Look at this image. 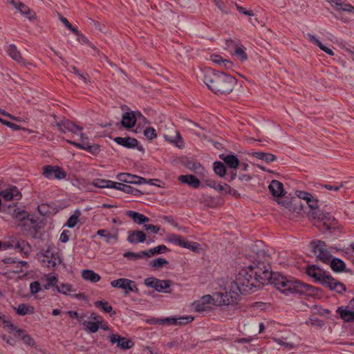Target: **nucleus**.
I'll return each mask as SVG.
<instances>
[{"label":"nucleus","instance_id":"48","mask_svg":"<svg viewBox=\"0 0 354 354\" xmlns=\"http://www.w3.org/2000/svg\"><path fill=\"white\" fill-rule=\"evenodd\" d=\"M58 279L56 276L47 275L46 283L44 285V288L46 290L49 289L50 287H55L57 286Z\"/></svg>","mask_w":354,"mask_h":354},{"label":"nucleus","instance_id":"62","mask_svg":"<svg viewBox=\"0 0 354 354\" xmlns=\"http://www.w3.org/2000/svg\"><path fill=\"white\" fill-rule=\"evenodd\" d=\"M22 340L25 344L29 346H33L35 344L33 338L28 334L22 337Z\"/></svg>","mask_w":354,"mask_h":354},{"label":"nucleus","instance_id":"32","mask_svg":"<svg viewBox=\"0 0 354 354\" xmlns=\"http://www.w3.org/2000/svg\"><path fill=\"white\" fill-rule=\"evenodd\" d=\"M221 158L223 160L225 163L232 169H236L239 165V160L234 155H223L221 156Z\"/></svg>","mask_w":354,"mask_h":354},{"label":"nucleus","instance_id":"39","mask_svg":"<svg viewBox=\"0 0 354 354\" xmlns=\"http://www.w3.org/2000/svg\"><path fill=\"white\" fill-rule=\"evenodd\" d=\"M55 254H58L57 252L55 251V248L48 246L46 249H44L40 252L39 254L40 261L48 259V258L55 256Z\"/></svg>","mask_w":354,"mask_h":354},{"label":"nucleus","instance_id":"64","mask_svg":"<svg viewBox=\"0 0 354 354\" xmlns=\"http://www.w3.org/2000/svg\"><path fill=\"white\" fill-rule=\"evenodd\" d=\"M1 339L10 346H15L16 344L15 339L10 336H8L6 335H3L1 336Z\"/></svg>","mask_w":354,"mask_h":354},{"label":"nucleus","instance_id":"55","mask_svg":"<svg viewBox=\"0 0 354 354\" xmlns=\"http://www.w3.org/2000/svg\"><path fill=\"white\" fill-rule=\"evenodd\" d=\"M123 257L127 258L129 260H137L142 259L141 252L135 253L133 252H126L123 254Z\"/></svg>","mask_w":354,"mask_h":354},{"label":"nucleus","instance_id":"12","mask_svg":"<svg viewBox=\"0 0 354 354\" xmlns=\"http://www.w3.org/2000/svg\"><path fill=\"white\" fill-rule=\"evenodd\" d=\"M55 126L57 127L58 130L63 133H66V132H71L80 136V133H82V127L75 124L67 119L57 122L55 123Z\"/></svg>","mask_w":354,"mask_h":354},{"label":"nucleus","instance_id":"60","mask_svg":"<svg viewBox=\"0 0 354 354\" xmlns=\"http://www.w3.org/2000/svg\"><path fill=\"white\" fill-rule=\"evenodd\" d=\"M30 288L31 293L35 295L40 291V283L38 281H33L30 283Z\"/></svg>","mask_w":354,"mask_h":354},{"label":"nucleus","instance_id":"17","mask_svg":"<svg viewBox=\"0 0 354 354\" xmlns=\"http://www.w3.org/2000/svg\"><path fill=\"white\" fill-rule=\"evenodd\" d=\"M0 196H1L6 201H10L12 200H20L22 197V195L16 186L11 185L1 190L0 192Z\"/></svg>","mask_w":354,"mask_h":354},{"label":"nucleus","instance_id":"15","mask_svg":"<svg viewBox=\"0 0 354 354\" xmlns=\"http://www.w3.org/2000/svg\"><path fill=\"white\" fill-rule=\"evenodd\" d=\"M4 246L5 249L14 248L17 250L19 252L24 254V257H28L31 250L30 244L24 240L12 241V242L5 243Z\"/></svg>","mask_w":354,"mask_h":354},{"label":"nucleus","instance_id":"8","mask_svg":"<svg viewBox=\"0 0 354 354\" xmlns=\"http://www.w3.org/2000/svg\"><path fill=\"white\" fill-rule=\"evenodd\" d=\"M194 317L191 315L181 316L178 317H170L163 319H153L149 322L150 324H168L174 326H181L192 322Z\"/></svg>","mask_w":354,"mask_h":354},{"label":"nucleus","instance_id":"57","mask_svg":"<svg viewBox=\"0 0 354 354\" xmlns=\"http://www.w3.org/2000/svg\"><path fill=\"white\" fill-rule=\"evenodd\" d=\"M157 283H159V281H158V279H157L156 277H148L145 279V284L147 286L153 288L154 289L157 285Z\"/></svg>","mask_w":354,"mask_h":354},{"label":"nucleus","instance_id":"25","mask_svg":"<svg viewBox=\"0 0 354 354\" xmlns=\"http://www.w3.org/2000/svg\"><path fill=\"white\" fill-rule=\"evenodd\" d=\"M136 122V116L134 111L125 112L122 115L121 124L125 128L133 127Z\"/></svg>","mask_w":354,"mask_h":354},{"label":"nucleus","instance_id":"10","mask_svg":"<svg viewBox=\"0 0 354 354\" xmlns=\"http://www.w3.org/2000/svg\"><path fill=\"white\" fill-rule=\"evenodd\" d=\"M80 137L82 142H77L75 141L67 140L68 143L75 146L78 149H81L85 150L93 155H97L100 151V148L98 145H89L88 140V138L83 134V133H80Z\"/></svg>","mask_w":354,"mask_h":354},{"label":"nucleus","instance_id":"18","mask_svg":"<svg viewBox=\"0 0 354 354\" xmlns=\"http://www.w3.org/2000/svg\"><path fill=\"white\" fill-rule=\"evenodd\" d=\"M337 11L354 14V6L346 0H326Z\"/></svg>","mask_w":354,"mask_h":354},{"label":"nucleus","instance_id":"16","mask_svg":"<svg viewBox=\"0 0 354 354\" xmlns=\"http://www.w3.org/2000/svg\"><path fill=\"white\" fill-rule=\"evenodd\" d=\"M116 179L128 184L141 185L146 183L145 178L129 173H120L116 176Z\"/></svg>","mask_w":354,"mask_h":354},{"label":"nucleus","instance_id":"54","mask_svg":"<svg viewBox=\"0 0 354 354\" xmlns=\"http://www.w3.org/2000/svg\"><path fill=\"white\" fill-rule=\"evenodd\" d=\"M143 228L148 233L158 234L160 230V227L151 224H146L143 225Z\"/></svg>","mask_w":354,"mask_h":354},{"label":"nucleus","instance_id":"27","mask_svg":"<svg viewBox=\"0 0 354 354\" xmlns=\"http://www.w3.org/2000/svg\"><path fill=\"white\" fill-rule=\"evenodd\" d=\"M126 215L131 218L136 223L141 225L149 221V218L139 212L129 210L126 212Z\"/></svg>","mask_w":354,"mask_h":354},{"label":"nucleus","instance_id":"6","mask_svg":"<svg viewBox=\"0 0 354 354\" xmlns=\"http://www.w3.org/2000/svg\"><path fill=\"white\" fill-rule=\"evenodd\" d=\"M239 292L235 289L232 282L221 291L214 293L217 306L234 305L239 297Z\"/></svg>","mask_w":354,"mask_h":354},{"label":"nucleus","instance_id":"44","mask_svg":"<svg viewBox=\"0 0 354 354\" xmlns=\"http://www.w3.org/2000/svg\"><path fill=\"white\" fill-rule=\"evenodd\" d=\"M205 183L206 186L213 188L218 192H223L226 185V183L223 185L218 184L214 180L211 178L206 179Z\"/></svg>","mask_w":354,"mask_h":354},{"label":"nucleus","instance_id":"35","mask_svg":"<svg viewBox=\"0 0 354 354\" xmlns=\"http://www.w3.org/2000/svg\"><path fill=\"white\" fill-rule=\"evenodd\" d=\"M15 310L16 313L21 316L30 315L34 313V308L25 304H19L17 308H15Z\"/></svg>","mask_w":354,"mask_h":354},{"label":"nucleus","instance_id":"5","mask_svg":"<svg viewBox=\"0 0 354 354\" xmlns=\"http://www.w3.org/2000/svg\"><path fill=\"white\" fill-rule=\"evenodd\" d=\"M235 289H237L241 294L254 291V288H261L257 279L254 277L248 269H243L237 274L236 281L232 282Z\"/></svg>","mask_w":354,"mask_h":354},{"label":"nucleus","instance_id":"33","mask_svg":"<svg viewBox=\"0 0 354 354\" xmlns=\"http://www.w3.org/2000/svg\"><path fill=\"white\" fill-rule=\"evenodd\" d=\"M252 156L256 157L257 158L263 160L268 163L272 162L277 159L276 156L274 154L266 152H254L252 153Z\"/></svg>","mask_w":354,"mask_h":354},{"label":"nucleus","instance_id":"56","mask_svg":"<svg viewBox=\"0 0 354 354\" xmlns=\"http://www.w3.org/2000/svg\"><path fill=\"white\" fill-rule=\"evenodd\" d=\"M152 249H153V252H151L152 253L153 252L155 255L166 253L169 251V248L165 245H160L155 248H153Z\"/></svg>","mask_w":354,"mask_h":354},{"label":"nucleus","instance_id":"29","mask_svg":"<svg viewBox=\"0 0 354 354\" xmlns=\"http://www.w3.org/2000/svg\"><path fill=\"white\" fill-rule=\"evenodd\" d=\"M62 262V259L60 258L59 253L55 254V256L48 258V259L41 260L42 265L45 267H47L48 268H55Z\"/></svg>","mask_w":354,"mask_h":354},{"label":"nucleus","instance_id":"11","mask_svg":"<svg viewBox=\"0 0 354 354\" xmlns=\"http://www.w3.org/2000/svg\"><path fill=\"white\" fill-rule=\"evenodd\" d=\"M111 286L113 288L123 289L125 295H129L130 292H138V288L135 281L129 279L120 278L113 280L111 281Z\"/></svg>","mask_w":354,"mask_h":354},{"label":"nucleus","instance_id":"59","mask_svg":"<svg viewBox=\"0 0 354 354\" xmlns=\"http://www.w3.org/2000/svg\"><path fill=\"white\" fill-rule=\"evenodd\" d=\"M308 207L312 209H316L318 208V200L312 195L310 198H308L306 201Z\"/></svg>","mask_w":354,"mask_h":354},{"label":"nucleus","instance_id":"51","mask_svg":"<svg viewBox=\"0 0 354 354\" xmlns=\"http://www.w3.org/2000/svg\"><path fill=\"white\" fill-rule=\"evenodd\" d=\"M182 239L183 237L176 234H169L167 236V241L178 246L180 245Z\"/></svg>","mask_w":354,"mask_h":354},{"label":"nucleus","instance_id":"52","mask_svg":"<svg viewBox=\"0 0 354 354\" xmlns=\"http://www.w3.org/2000/svg\"><path fill=\"white\" fill-rule=\"evenodd\" d=\"M165 138L171 143L175 144V145L177 146L178 147H182L183 142L179 133H177L176 136L174 138H169L168 136H165Z\"/></svg>","mask_w":354,"mask_h":354},{"label":"nucleus","instance_id":"36","mask_svg":"<svg viewBox=\"0 0 354 354\" xmlns=\"http://www.w3.org/2000/svg\"><path fill=\"white\" fill-rule=\"evenodd\" d=\"M345 267V263L339 258H333L330 261V268L335 272H342L344 270Z\"/></svg>","mask_w":354,"mask_h":354},{"label":"nucleus","instance_id":"1","mask_svg":"<svg viewBox=\"0 0 354 354\" xmlns=\"http://www.w3.org/2000/svg\"><path fill=\"white\" fill-rule=\"evenodd\" d=\"M201 78L207 88L218 95L230 94L237 83L233 76L210 68H205L201 71Z\"/></svg>","mask_w":354,"mask_h":354},{"label":"nucleus","instance_id":"50","mask_svg":"<svg viewBox=\"0 0 354 354\" xmlns=\"http://www.w3.org/2000/svg\"><path fill=\"white\" fill-rule=\"evenodd\" d=\"M234 55L241 61L244 62L248 59V55L245 52L243 46H236L234 50Z\"/></svg>","mask_w":354,"mask_h":354},{"label":"nucleus","instance_id":"3","mask_svg":"<svg viewBox=\"0 0 354 354\" xmlns=\"http://www.w3.org/2000/svg\"><path fill=\"white\" fill-rule=\"evenodd\" d=\"M270 257L264 250H259L257 253V258L250 265L248 270L252 275L257 279L259 286L270 283L274 272L271 271Z\"/></svg>","mask_w":354,"mask_h":354},{"label":"nucleus","instance_id":"14","mask_svg":"<svg viewBox=\"0 0 354 354\" xmlns=\"http://www.w3.org/2000/svg\"><path fill=\"white\" fill-rule=\"evenodd\" d=\"M109 338L112 344H116L118 348L123 350L131 348L135 344L134 342L131 339L122 337L118 334H111Z\"/></svg>","mask_w":354,"mask_h":354},{"label":"nucleus","instance_id":"53","mask_svg":"<svg viewBox=\"0 0 354 354\" xmlns=\"http://www.w3.org/2000/svg\"><path fill=\"white\" fill-rule=\"evenodd\" d=\"M144 135L149 140H152L157 137L156 130L152 127H147L144 130Z\"/></svg>","mask_w":354,"mask_h":354},{"label":"nucleus","instance_id":"41","mask_svg":"<svg viewBox=\"0 0 354 354\" xmlns=\"http://www.w3.org/2000/svg\"><path fill=\"white\" fill-rule=\"evenodd\" d=\"M80 211L76 209L74 214L68 218V221L65 224V226H67L69 228H73L79 221V217L80 216Z\"/></svg>","mask_w":354,"mask_h":354},{"label":"nucleus","instance_id":"47","mask_svg":"<svg viewBox=\"0 0 354 354\" xmlns=\"http://www.w3.org/2000/svg\"><path fill=\"white\" fill-rule=\"evenodd\" d=\"M56 289L59 293L68 295V292L73 291V286L70 283H61L56 286Z\"/></svg>","mask_w":354,"mask_h":354},{"label":"nucleus","instance_id":"30","mask_svg":"<svg viewBox=\"0 0 354 354\" xmlns=\"http://www.w3.org/2000/svg\"><path fill=\"white\" fill-rule=\"evenodd\" d=\"M97 234L101 237L104 238L105 241L107 243H111V240H114L115 242L118 241V233L111 234L108 230L104 229L97 230Z\"/></svg>","mask_w":354,"mask_h":354},{"label":"nucleus","instance_id":"61","mask_svg":"<svg viewBox=\"0 0 354 354\" xmlns=\"http://www.w3.org/2000/svg\"><path fill=\"white\" fill-rule=\"evenodd\" d=\"M224 187L225 188H224V190L223 192V193L228 194L234 196H240V194L238 193V192L236 189H232L227 184H226Z\"/></svg>","mask_w":354,"mask_h":354},{"label":"nucleus","instance_id":"45","mask_svg":"<svg viewBox=\"0 0 354 354\" xmlns=\"http://www.w3.org/2000/svg\"><path fill=\"white\" fill-rule=\"evenodd\" d=\"M159 283H157V285L155 288V290L158 292H170V291L167 290L170 286L171 281L169 280H162L158 279Z\"/></svg>","mask_w":354,"mask_h":354},{"label":"nucleus","instance_id":"2","mask_svg":"<svg viewBox=\"0 0 354 354\" xmlns=\"http://www.w3.org/2000/svg\"><path fill=\"white\" fill-rule=\"evenodd\" d=\"M281 292L289 295H305L312 296L315 294V288L312 286L299 281L292 277H287L274 272L270 281Z\"/></svg>","mask_w":354,"mask_h":354},{"label":"nucleus","instance_id":"34","mask_svg":"<svg viewBox=\"0 0 354 354\" xmlns=\"http://www.w3.org/2000/svg\"><path fill=\"white\" fill-rule=\"evenodd\" d=\"M82 277L86 281L96 283L100 280V276L91 270H84L82 271Z\"/></svg>","mask_w":354,"mask_h":354},{"label":"nucleus","instance_id":"63","mask_svg":"<svg viewBox=\"0 0 354 354\" xmlns=\"http://www.w3.org/2000/svg\"><path fill=\"white\" fill-rule=\"evenodd\" d=\"M297 196L299 198L305 200L306 201H307L308 198H310V197H312L311 194L304 191H297Z\"/></svg>","mask_w":354,"mask_h":354},{"label":"nucleus","instance_id":"38","mask_svg":"<svg viewBox=\"0 0 354 354\" xmlns=\"http://www.w3.org/2000/svg\"><path fill=\"white\" fill-rule=\"evenodd\" d=\"M214 171L216 175L223 178L226 174V167L224 163L220 161H216L213 164Z\"/></svg>","mask_w":354,"mask_h":354},{"label":"nucleus","instance_id":"49","mask_svg":"<svg viewBox=\"0 0 354 354\" xmlns=\"http://www.w3.org/2000/svg\"><path fill=\"white\" fill-rule=\"evenodd\" d=\"M10 213L13 216V217L19 221H24L26 219V217L28 216V214L25 210H21L18 208H15L13 209V212Z\"/></svg>","mask_w":354,"mask_h":354},{"label":"nucleus","instance_id":"46","mask_svg":"<svg viewBox=\"0 0 354 354\" xmlns=\"http://www.w3.org/2000/svg\"><path fill=\"white\" fill-rule=\"evenodd\" d=\"M93 185L98 188H111V185L113 184L110 180L96 178L93 180Z\"/></svg>","mask_w":354,"mask_h":354},{"label":"nucleus","instance_id":"24","mask_svg":"<svg viewBox=\"0 0 354 354\" xmlns=\"http://www.w3.org/2000/svg\"><path fill=\"white\" fill-rule=\"evenodd\" d=\"M178 180L194 189L198 188L201 185L199 179L191 174L181 175L178 177Z\"/></svg>","mask_w":354,"mask_h":354},{"label":"nucleus","instance_id":"31","mask_svg":"<svg viewBox=\"0 0 354 354\" xmlns=\"http://www.w3.org/2000/svg\"><path fill=\"white\" fill-rule=\"evenodd\" d=\"M307 37L310 41L315 44L322 50H323L324 52H325L326 53H327L329 55H331V56L334 55L333 51L331 49H330L329 48L323 45L322 44V42L315 37V35L308 33V34H307Z\"/></svg>","mask_w":354,"mask_h":354},{"label":"nucleus","instance_id":"42","mask_svg":"<svg viewBox=\"0 0 354 354\" xmlns=\"http://www.w3.org/2000/svg\"><path fill=\"white\" fill-rule=\"evenodd\" d=\"M180 246L186 249H189L191 251L196 252L198 250L200 245L198 243L189 241L183 238Z\"/></svg>","mask_w":354,"mask_h":354},{"label":"nucleus","instance_id":"40","mask_svg":"<svg viewBox=\"0 0 354 354\" xmlns=\"http://www.w3.org/2000/svg\"><path fill=\"white\" fill-rule=\"evenodd\" d=\"M100 324H101V322L100 321H97L95 322H90V321H85L83 322V325L85 326V330L88 333H95L99 330Z\"/></svg>","mask_w":354,"mask_h":354},{"label":"nucleus","instance_id":"23","mask_svg":"<svg viewBox=\"0 0 354 354\" xmlns=\"http://www.w3.org/2000/svg\"><path fill=\"white\" fill-rule=\"evenodd\" d=\"M270 193L275 197H280L285 195L286 192L283 189V185L282 183L277 180L271 181L268 186Z\"/></svg>","mask_w":354,"mask_h":354},{"label":"nucleus","instance_id":"58","mask_svg":"<svg viewBox=\"0 0 354 354\" xmlns=\"http://www.w3.org/2000/svg\"><path fill=\"white\" fill-rule=\"evenodd\" d=\"M0 122L1 124L8 127L11 129L15 130V131H17V130H19L21 129L19 125H18L17 124H15V123H12L11 122H9L8 120H6L4 119H2L1 118H0Z\"/></svg>","mask_w":354,"mask_h":354},{"label":"nucleus","instance_id":"37","mask_svg":"<svg viewBox=\"0 0 354 354\" xmlns=\"http://www.w3.org/2000/svg\"><path fill=\"white\" fill-rule=\"evenodd\" d=\"M95 306L96 308H101L104 312L110 313L111 316L115 315L116 313L113 311V308L107 301H97L95 302Z\"/></svg>","mask_w":354,"mask_h":354},{"label":"nucleus","instance_id":"19","mask_svg":"<svg viewBox=\"0 0 354 354\" xmlns=\"http://www.w3.org/2000/svg\"><path fill=\"white\" fill-rule=\"evenodd\" d=\"M10 3L15 8L19 10L21 14L26 16L30 20L35 19V12L31 10L26 5L21 1H16L15 0H10Z\"/></svg>","mask_w":354,"mask_h":354},{"label":"nucleus","instance_id":"7","mask_svg":"<svg viewBox=\"0 0 354 354\" xmlns=\"http://www.w3.org/2000/svg\"><path fill=\"white\" fill-rule=\"evenodd\" d=\"M311 251L316 254L317 259L324 263L330 261L332 257L330 251L328 250L326 243L321 240H313L310 243Z\"/></svg>","mask_w":354,"mask_h":354},{"label":"nucleus","instance_id":"4","mask_svg":"<svg viewBox=\"0 0 354 354\" xmlns=\"http://www.w3.org/2000/svg\"><path fill=\"white\" fill-rule=\"evenodd\" d=\"M306 274L325 288L335 291L338 294H342L346 290L344 283L333 278L330 274H327L326 271L320 269L315 265L308 266Z\"/></svg>","mask_w":354,"mask_h":354},{"label":"nucleus","instance_id":"28","mask_svg":"<svg viewBox=\"0 0 354 354\" xmlns=\"http://www.w3.org/2000/svg\"><path fill=\"white\" fill-rule=\"evenodd\" d=\"M336 312L345 322H354V311L347 310L343 306H339Z\"/></svg>","mask_w":354,"mask_h":354},{"label":"nucleus","instance_id":"26","mask_svg":"<svg viewBox=\"0 0 354 354\" xmlns=\"http://www.w3.org/2000/svg\"><path fill=\"white\" fill-rule=\"evenodd\" d=\"M114 141L117 144L128 149L134 148L138 144L137 139L131 137H116L114 138Z\"/></svg>","mask_w":354,"mask_h":354},{"label":"nucleus","instance_id":"21","mask_svg":"<svg viewBox=\"0 0 354 354\" xmlns=\"http://www.w3.org/2000/svg\"><path fill=\"white\" fill-rule=\"evenodd\" d=\"M185 166L200 176L205 175L206 170L199 162L188 160L185 162Z\"/></svg>","mask_w":354,"mask_h":354},{"label":"nucleus","instance_id":"13","mask_svg":"<svg viewBox=\"0 0 354 354\" xmlns=\"http://www.w3.org/2000/svg\"><path fill=\"white\" fill-rule=\"evenodd\" d=\"M43 175L48 179L62 180L66 177V173L58 166L46 165L43 167Z\"/></svg>","mask_w":354,"mask_h":354},{"label":"nucleus","instance_id":"43","mask_svg":"<svg viewBox=\"0 0 354 354\" xmlns=\"http://www.w3.org/2000/svg\"><path fill=\"white\" fill-rule=\"evenodd\" d=\"M169 261L163 258H157L149 262V266L154 270H158L165 265H168Z\"/></svg>","mask_w":354,"mask_h":354},{"label":"nucleus","instance_id":"22","mask_svg":"<svg viewBox=\"0 0 354 354\" xmlns=\"http://www.w3.org/2000/svg\"><path fill=\"white\" fill-rule=\"evenodd\" d=\"M146 234L141 230L128 232L127 241L130 243H144L146 241Z\"/></svg>","mask_w":354,"mask_h":354},{"label":"nucleus","instance_id":"9","mask_svg":"<svg viewBox=\"0 0 354 354\" xmlns=\"http://www.w3.org/2000/svg\"><path fill=\"white\" fill-rule=\"evenodd\" d=\"M214 294L203 296L199 300L192 303V307L197 312H207L212 310L211 305L216 306Z\"/></svg>","mask_w":354,"mask_h":354},{"label":"nucleus","instance_id":"20","mask_svg":"<svg viewBox=\"0 0 354 354\" xmlns=\"http://www.w3.org/2000/svg\"><path fill=\"white\" fill-rule=\"evenodd\" d=\"M8 55L21 65L26 66L28 62L21 56L20 52L14 44H10L6 48Z\"/></svg>","mask_w":354,"mask_h":354}]
</instances>
